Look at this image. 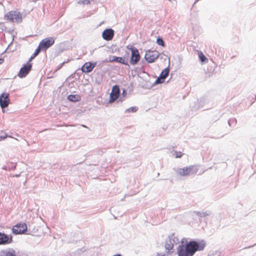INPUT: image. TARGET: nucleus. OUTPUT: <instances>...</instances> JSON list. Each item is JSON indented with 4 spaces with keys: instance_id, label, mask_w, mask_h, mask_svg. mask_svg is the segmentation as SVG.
Here are the masks:
<instances>
[{
    "instance_id": "f03ea898",
    "label": "nucleus",
    "mask_w": 256,
    "mask_h": 256,
    "mask_svg": "<svg viewBox=\"0 0 256 256\" xmlns=\"http://www.w3.org/2000/svg\"><path fill=\"white\" fill-rule=\"evenodd\" d=\"M176 172L182 176H189L196 174L198 172V168L194 166L184 167L178 168L175 170Z\"/></svg>"
},
{
    "instance_id": "4468645a",
    "label": "nucleus",
    "mask_w": 256,
    "mask_h": 256,
    "mask_svg": "<svg viewBox=\"0 0 256 256\" xmlns=\"http://www.w3.org/2000/svg\"><path fill=\"white\" fill-rule=\"evenodd\" d=\"M204 98H201L195 100L192 104H190V107L192 110H197L202 108L204 103Z\"/></svg>"
},
{
    "instance_id": "dca6fc26",
    "label": "nucleus",
    "mask_w": 256,
    "mask_h": 256,
    "mask_svg": "<svg viewBox=\"0 0 256 256\" xmlns=\"http://www.w3.org/2000/svg\"><path fill=\"white\" fill-rule=\"evenodd\" d=\"M193 213L200 218H204L206 216H210L212 214V212L210 210H206L205 212L194 211Z\"/></svg>"
},
{
    "instance_id": "39448f33",
    "label": "nucleus",
    "mask_w": 256,
    "mask_h": 256,
    "mask_svg": "<svg viewBox=\"0 0 256 256\" xmlns=\"http://www.w3.org/2000/svg\"><path fill=\"white\" fill-rule=\"evenodd\" d=\"M12 232L14 234H20L27 231V226L26 223H18L12 228Z\"/></svg>"
},
{
    "instance_id": "4c0bfd02",
    "label": "nucleus",
    "mask_w": 256,
    "mask_h": 256,
    "mask_svg": "<svg viewBox=\"0 0 256 256\" xmlns=\"http://www.w3.org/2000/svg\"><path fill=\"white\" fill-rule=\"evenodd\" d=\"M82 126L83 127L86 128V126H84V125H82Z\"/></svg>"
},
{
    "instance_id": "0eeeda50",
    "label": "nucleus",
    "mask_w": 256,
    "mask_h": 256,
    "mask_svg": "<svg viewBox=\"0 0 256 256\" xmlns=\"http://www.w3.org/2000/svg\"><path fill=\"white\" fill-rule=\"evenodd\" d=\"M159 56L158 52L156 50H148L146 52L144 56L146 60L148 63L154 62L156 60Z\"/></svg>"
},
{
    "instance_id": "393cba45",
    "label": "nucleus",
    "mask_w": 256,
    "mask_h": 256,
    "mask_svg": "<svg viewBox=\"0 0 256 256\" xmlns=\"http://www.w3.org/2000/svg\"><path fill=\"white\" fill-rule=\"evenodd\" d=\"M156 43L162 46H164V42L162 38L158 37L156 40Z\"/></svg>"
},
{
    "instance_id": "2eb2a0df",
    "label": "nucleus",
    "mask_w": 256,
    "mask_h": 256,
    "mask_svg": "<svg viewBox=\"0 0 256 256\" xmlns=\"http://www.w3.org/2000/svg\"><path fill=\"white\" fill-rule=\"evenodd\" d=\"M0 256H16V252L14 250H3L0 252Z\"/></svg>"
},
{
    "instance_id": "a878e982",
    "label": "nucleus",
    "mask_w": 256,
    "mask_h": 256,
    "mask_svg": "<svg viewBox=\"0 0 256 256\" xmlns=\"http://www.w3.org/2000/svg\"><path fill=\"white\" fill-rule=\"evenodd\" d=\"M199 58L202 62H205L207 60L206 56L202 54V52H200V53L199 54Z\"/></svg>"
},
{
    "instance_id": "20e7f679",
    "label": "nucleus",
    "mask_w": 256,
    "mask_h": 256,
    "mask_svg": "<svg viewBox=\"0 0 256 256\" xmlns=\"http://www.w3.org/2000/svg\"><path fill=\"white\" fill-rule=\"evenodd\" d=\"M54 43V39L52 37H48L42 40L38 44L39 48L42 50H46Z\"/></svg>"
},
{
    "instance_id": "423d86ee",
    "label": "nucleus",
    "mask_w": 256,
    "mask_h": 256,
    "mask_svg": "<svg viewBox=\"0 0 256 256\" xmlns=\"http://www.w3.org/2000/svg\"><path fill=\"white\" fill-rule=\"evenodd\" d=\"M130 49L131 50L132 52L130 63L132 65L136 64L140 58L138 50L136 48L132 46Z\"/></svg>"
},
{
    "instance_id": "2f4dec72",
    "label": "nucleus",
    "mask_w": 256,
    "mask_h": 256,
    "mask_svg": "<svg viewBox=\"0 0 256 256\" xmlns=\"http://www.w3.org/2000/svg\"><path fill=\"white\" fill-rule=\"evenodd\" d=\"M7 137L6 134L0 135V141L4 140Z\"/></svg>"
},
{
    "instance_id": "b1692460",
    "label": "nucleus",
    "mask_w": 256,
    "mask_h": 256,
    "mask_svg": "<svg viewBox=\"0 0 256 256\" xmlns=\"http://www.w3.org/2000/svg\"><path fill=\"white\" fill-rule=\"evenodd\" d=\"M236 118L230 119L228 124L230 126H234L236 124Z\"/></svg>"
},
{
    "instance_id": "f8f14e48",
    "label": "nucleus",
    "mask_w": 256,
    "mask_h": 256,
    "mask_svg": "<svg viewBox=\"0 0 256 256\" xmlns=\"http://www.w3.org/2000/svg\"><path fill=\"white\" fill-rule=\"evenodd\" d=\"M12 241V237L0 232V245L10 244Z\"/></svg>"
},
{
    "instance_id": "bb28decb",
    "label": "nucleus",
    "mask_w": 256,
    "mask_h": 256,
    "mask_svg": "<svg viewBox=\"0 0 256 256\" xmlns=\"http://www.w3.org/2000/svg\"><path fill=\"white\" fill-rule=\"evenodd\" d=\"M172 154L173 156H175L176 158H179L182 156V154L180 152H176V150H174L173 151Z\"/></svg>"
},
{
    "instance_id": "9b49d317",
    "label": "nucleus",
    "mask_w": 256,
    "mask_h": 256,
    "mask_svg": "<svg viewBox=\"0 0 256 256\" xmlns=\"http://www.w3.org/2000/svg\"><path fill=\"white\" fill-rule=\"evenodd\" d=\"M114 32L112 28H106L102 33V38L107 41L110 40L114 36Z\"/></svg>"
},
{
    "instance_id": "72a5a7b5",
    "label": "nucleus",
    "mask_w": 256,
    "mask_h": 256,
    "mask_svg": "<svg viewBox=\"0 0 256 256\" xmlns=\"http://www.w3.org/2000/svg\"><path fill=\"white\" fill-rule=\"evenodd\" d=\"M4 60L3 58H0V64H2L4 62Z\"/></svg>"
},
{
    "instance_id": "cd10ccee",
    "label": "nucleus",
    "mask_w": 256,
    "mask_h": 256,
    "mask_svg": "<svg viewBox=\"0 0 256 256\" xmlns=\"http://www.w3.org/2000/svg\"><path fill=\"white\" fill-rule=\"evenodd\" d=\"M42 50L38 46V47L35 50L32 56L33 58H35L36 56L39 54L40 52L42 51Z\"/></svg>"
},
{
    "instance_id": "412c9836",
    "label": "nucleus",
    "mask_w": 256,
    "mask_h": 256,
    "mask_svg": "<svg viewBox=\"0 0 256 256\" xmlns=\"http://www.w3.org/2000/svg\"><path fill=\"white\" fill-rule=\"evenodd\" d=\"M170 238L172 240V243L174 244H178L180 242L178 238L174 236V234H171L169 236Z\"/></svg>"
},
{
    "instance_id": "c9c22d12",
    "label": "nucleus",
    "mask_w": 256,
    "mask_h": 256,
    "mask_svg": "<svg viewBox=\"0 0 256 256\" xmlns=\"http://www.w3.org/2000/svg\"><path fill=\"white\" fill-rule=\"evenodd\" d=\"M34 58H33L32 56L29 60V61H30L32 60V59H34Z\"/></svg>"
},
{
    "instance_id": "f257e3e1",
    "label": "nucleus",
    "mask_w": 256,
    "mask_h": 256,
    "mask_svg": "<svg viewBox=\"0 0 256 256\" xmlns=\"http://www.w3.org/2000/svg\"><path fill=\"white\" fill-rule=\"evenodd\" d=\"M206 246V242L203 240L188 241L186 238H184L177 248V254L178 256H194L196 252L203 250Z\"/></svg>"
},
{
    "instance_id": "9d476101",
    "label": "nucleus",
    "mask_w": 256,
    "mask_h": 256,
    "mask_svg": "<svg viewBox=\"0 0 256 256\" xmlns=\"http://www.w3.org/2000/svg\"><path fill=\"white\" fill-rule=\"evenodd\" d=\"M10 104L9 94L2 93L0 96V106L2 109L8 106Z\"/></svg>"
},
{
    "instance_id": "c85d7f7f",
    "label": "nucleus",
    "mask_w": 256,
    "mask_h": 256,
    "mask_svg": "<svg viewBox=\"0 0 256 256\" xmlns=\"http://www.w3.org/2000/svg\"><path fill=\"white\" fill-rule=\"evenodd\" d=\"M126 94H127L126 90L125 89H124L122 92V97L120 98V100L122 102L124 100V98L126 96Z\"/></svg>"
},
{
    "instance_id": "f3484780",
    "label": "nucleus",
    "mask_w": 256,
    "mask_h": 256,
    "mask_svg": "<svg viewBox=\"0 0 256 256\" xmlns=\"http://www.w3.org/2000/svg\"><path fill=\"white\" fill-rule=\"evenodd\" d=\"M68 100L72 102H78L81 100V97L79 94H70L68 96Z\"/></svg>"
},
{
    "instance_id": "aec40b11",
    "label": "nucleus",
    "mask_w": 256,
    "mask_h": 256,
    "mask_svg": "<svg viewBox=\"0 0 256 256\" xmlns=\"http://www.w3.org/2000/svg\"><path fill=\"white\" fill-rule=\"evenodd\" d=\"M170 68L169 66H168L167 68H165L164 70H162L160 76L161 77H162L164 79H166V77L168 76Z\"/></svg>"
},
{
    "instance_id": "5701e85b",
    "label": "nucleus",
    "mask_w": 256,
    "mask_h": 256,
    "mask_svg": "<svg viewBox=\"0 0 256 256\" xmlns=\"http://www.w3.org/2000/svg\"><path fill=\"white\" fill-rule=\"evenodd\" d=\"M138 108L136 106H132L129 108H127L125 112H136L138 110Z\"/></svg>"
},
{
    "instance_id": "6e6552de",
    "label": "nucleus",
    "mask_w": 256,
    "mask_h": 256,
    "mask_svg": "<svg viewBox=\"0 0 256 256\" xmlns=\"http://www.w3.org/2000/svg\"><path fill=\"white\" fill-rule=\"evenodd\" d=\"M120 94V87L118 85H114L112 88V92L110 94V98L109 102H113L118 99Z\"/></svg>"
},
{
    "instance_id": "a211bd4d",
    "label": "nucleus",
    "mask_w": 256,
    "mask_h": 256,
    "mask_svg": "<svg viewBox=\"0 0 256 256\" xmlns=\"http://www.w3.org/2000/svg\"><path fill=\"white\" fill-rule=\"evenodd\" d=\"M111 62H119L122 64H124V65H128V63L127 62H126L125 60L121 58V57H118L116 56H113L112 59L110 60Z\"/></svg>"
},
{
    "instance_id": "7c9ffc66",
    "label": "nucleus",
    "mask_w": 256,
    "mask_h": 256,
    "mask_svg": "<svg viewBox=\"0 0 256 256\" xmlns=\"http://www.w3.org/2000/svg\"><path fill=\"white\" fill-rule=\"evenodd\" d=\"M220 252L218 250H216L214 252H212L210 254L208 255V256H220Z\"/></svg>"
},
{
    "instance_id": "4be33fe9",
    "label": "nucleus",
    "mask_w": 256,
    "mask_h": 256,
    "mask_svg": "<svg viewBox=\"0 0 256 256\" xmlns=\"http://www.w3.org/2000/svg\"><path fill=\"white\" fill-rule=\"evenodd\" d=\"M166 79H164V78L161 77L160 76L156 78V80H155V82L154 83V85H156L160 84L163 83Z\"/></svg>"
},
{
    "instance_id": "e433bc0d",
    "label": "nucleus",
    "mask_w": 256,
    "mask_h": 256,
    "mask_svg": "<svg viewBox=\"0 0 256 256\" xmlns=\"http://www.w3.org/2000/svg\"><path fill=\"white\" fill-rule=\"evenodd\" d=\"M113 256H122L120 254H115V255H114Z\"/></svg>"
},
{
    "instance_id": "7ed1b4c3",
    "label": "nucleus",
    "mask_w": 256,
    "mask_h": 256,
    "mask_svg": "<svg viewBox=\"0 0 256 256\" xmlns=\"http://www.w3.org/2000/svg\"><path fill=\"white\" fill-rule=\"evenodd\" d=\"M4 18L10 22H20L22 20V17L20 13L17 11H10L5 14Z\"/></svg>"
},
{
    "instance_id": "f704fd0d",
    "label": "nucleus",
    "mask_w": 256,
    "mask_h": 256,
    "mask_svg": "<svg viewBox=\"0 0 256 256\" xmlns=\"http://www.w3.org/2000/svg\"><path fill=\"white\" fill-rule=\"evenodd\" d=\"M254 245H256V244H254V245L253 246H249L248 247H246V248H252V246H254Z\"/></svg>"
},
{
    "instance_id": "c756f323",
    "label": "nucleus",
    "mask_w": 256,
    "mask_h": 256,
    "mask_svg": "<svg viewBox=\"0 0 256 256\" xmlns=\"http://www.w3.org/2000/svg\"><path fill=\"white\" fill-rule=\"evenodd\" d=\"M90 3L89 0H80L78 2L80 4H88Z\"/></svg>"
},
{
    "instance_id": "6ab92c4d",
    "label": "nucleus",
    "mask_w": 256,
    "mask_h": 256,
    "mask_svg": "<svg viewBox=\"0 0 256 256\" xmlns=\"http://www.w3.org/2000/svg\"><path fill=\"white\" fill-rule=\"evenodd\" d=\"M174 243H172V240L168 237V239L166 240L165 244V248L166 250H172L174 248Z\"/></svg>"
},
{
    "instance_id": "ddd939ff",
    "label": "nucleus",
    "mask_w": 256,
    "mask_h": 256,
    "mask_svg": "<svg viewBox=\"0 0 256 256\" xmlns=\"http://www.w3.org/2000/svg\"><path fill=\"white\" fill-rule=\"evenodd\" d=\"M96 64V62H87L82 67V70L83 72L88 73L91 72Z\"/></svg>"
},
{
    "instance_id": "1a4fd4ad",
    "label": "nucleus",
    "mask_w": 256,
    "mask_h": 256,
    "mask_svg": "<svg viewBox=\"0 0 256 256\" xmlns=\"http://www.w3.org/2000/svg\"><path fill=\"white\" fill-rule=\"evenodd\" d=\"M32 67V64H31L27 63L26 64H24L20 69L18 74V76L20 78L26 77L30 71Z\"/></svg>"
},
{
    "instance_id": "473e14b6",
    "label": "nucleus",
    "mask_w": 256,
    "mask_h": 256,
    "mask_svg": "<svg viewBox=\"0 0 256 256\" xmlns=\"http://www.w3.org/2000/svg\"><path fill=\"white\" fill-rule=\"evenodd\" d=\"M66 62H62L59 66L58 68V70H60L64 64H66Z\"/></svg>"
}]
</instances>
